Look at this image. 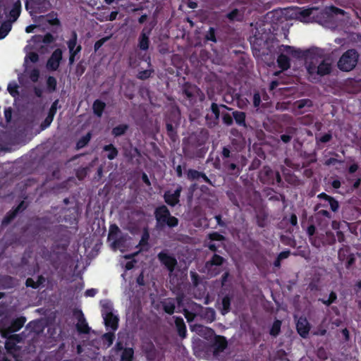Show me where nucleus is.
I'll return each instance as SVG.
<instances>
[{"label":"nucleus","instance_id":"53","mask_svg":"<svg viewBox=\"0 0 361 361\" xmlns=\"http://www.w3.org/2000/svg\"><path fill=\"white\" fill-rule=\"evenodd\" d=\"M166 129H167V131L169 133V136L172 139H174V132H173V125L171 124V123H167L166 124Z\"/></svg>","mask_w":361,"mask_h":361},{"label":"nucleus","instance_id":"61","mask_svg":"<svg viewBox=\"0 0 361 361\" xmlns=\"http://www.w3.org/2000/svg\"><path fill=\"white\" fill-rule=\"evenodd\" d=\"M97 293V290L95 289H89V290H87L86 292H85V295L87 296H90V297H93Z\"/></svg>","mask_w":361,"mask_h":361},{"label":"nucleus","instance_id":"56","mask_svg":"<svg viewBox=\"0 0 361 361\" xmlns=\"http://www.w3.org/2000/svg\"><path fill=\"white\" fill-rule=\"evenodd\" d=\"M317 216H324L329 219L331 218V215H330L329 212L327 210H324V209L318 211L317 213Z\"/></svg>","mask_w":361,"mask_h":361},{"label":"nucleus","instance_id":"58","mask_svg":"<svg viewBox=\"0 0 361 361\" xmlns=\"http://www.w3.org/2000/svg\"><path fill=\"white\" fill-rule=\"evenodd\" d=\"M307 233L310 237H312L315 233V227L313 225L310 226L307 229Z\"/></svg>","mask_w":361,"mask_h":361},{"label":"nucleus","instance_id":"28","mask_svg":"<svg viewBox=\"0 0 361 361\" xmlns=\"http://www.w3.org/2000/svg\"><path fill=\"white\" fill-rule=\"evenodd\" d=\"M128 128V126L126 124L119 125L112 129V134L116 137L121 136L125 134Z\"/></svg>","mask_w":361,"mask_h":361},{"label":"nucleus","instance_id":"62","mask_svg":"<svg viewBox=\"0 0 361 361\" xmlns=\"http://www.w3.org/2000/svg\"><path fill=\"white\" fill-rule=\"evenodd\" d=\"M222 155L225 158L230 157V150L227 147H224L222 150Z\"/></svg>","mask_w":361,"mask_h":361},{"label":"nucleus","instance_id":"51","mask_svg":"<svg viewBox=\"0 0 361 361\" xmlns=\"http://www.w3.org/2000/svg\"><path fill=\"white\" fill-rule=\"evenodd\" d=\"M223 121H224V123L228 126L231 125L233 123L232 117L228 114H224L223 116Z\"/></svg>","mask_w":361,"mask_h":361},{"label":"nucleus","instance_id":"7","mask_svg":"<svg viewBox=\"0 0 361 361\" xmlns=\"http://www.w3.org/2000/svg\"><path fill=\"white\" fill-rule=\"evenodd\" d=\"M102 316L106 327H111L114 331L117 329L118 319L116 316L113 314L110 307L107 305L104 306Z\"/></svg>","mask_w":361,"mask_h":361},{"label":"nucleus","instance_id":"23","mask_svg":"<svg viewBox=\"0 0 361 361\" xmlns=\"http://www.w3.org/2000/svg\"><path fill=\"white\" fill-rule=\"evenodd\" d=\"M105 103L100 100H96L93 104L94 113L99 117L102 115L103 110L105 107Z\"/></svg>","mask_w":361,"mask_h":361},{"label":"nucleus","instance_id":"24","mask_svg":"<svg viewBox=\"0 0 361 361\" xmlns=\"http://www.w3.org/2000/svg\"><path fill=\"white\" fill-rule=\"evenodd\" d=\"M23 205H24V202H22L13 212H12L6 217L4 218V219L2 221V224H8L14 218L16 214L20 210H23L25 208V207H24Z\"/></svg>","mask_w":361,"mask_h":361},{"label":"nucleus","instance_id":"42","mask_svg":"<svg viewBox=\"0 0 361 361\" xmlns=\"http://www.w3.org/2000/svg\"><path fill=\"white\" fill-rule=\"evenodd\" d=\"M184 315L188 322H192L197 316L196 314L192 312H190L188 310H184Z\"/></svg>","mask_w":361,"mask_h":361},{"label":"nucleus","instance_id":"34","mask_svg":"<svg viewBox=\"0 0 361 361\" xmlns=\"http://www.w3.org/2000/svg\"><path fill=\"white\" fill-rule=\"evenodd\" d=\"M324 13L326 14V15H330V14L344 15L345 14V11L343 10H342V9H340V8H336V7H334V6H330V7H327V8H325Z\"/></svg>","mask_w":361,"mask_h":361},{"label":"nucleus","instance_id":"18","mask_svg":"<svg viewBox=\"0 0 361 361\" xmlns=\"http://www.w3.org/2000/svg\"><path fill=\"white\" fill-rule=\"evenodd\" d=\"M318 197L324 199L325 200L328 201L332 211L336 212L338 210L339 207L338 202L332 197L329 196L325 193H321L318 195Z\"/></svg>","mask_w":361,"mask_h":361},{"label":"nucleus","instance_id":"39","mask_svg":"<svg viewBox=\"0 0 361 361\" xmlns=\"http://www.w3.org/2000/svg\"><path fill=\"white\" fill-rule=\"evenodd\" d=\"M47 87L51 90H54L56 86V80L55 78L49 76L47 80Z\"/></svg>","mask_w":361,"mask_h":361},{"label":"nucleus","instance_id":"64","mask_svg":"<svg viewBox=\"0 0 361 361\" xmlns=\"http://www.w3.org/2000/svg\"><path fill=\"white\" fill-rule=\"evenodd\" d=\"M290 223L292 225L295 226L298 223L297 216L295 214H292L290 216Z\"/></svg>","mask_w":361,"mask_h":361},{"label":"nucleus","instance_id":"32","mask_svg":"<svg viewBox=\"0 0 361 361\" xmlns=\"http://www.w3.org/2000/svg\"><path fill=\"white\" fill-rule=\"evenodd\" d=\"M281 322L280 320H276L270 329V334L274 337L278 336L281 331Z\"/></svg>","mask_w":361,"mask_h":361},{"label":"nucleus","instance_id":"38","mask_svg":"<svg viewBox=\"0 0 361 361\" xmlns=\"http://www.w3.org/2000/svg\"><path fill=\"white\" fill-rule=\"evenodd\" d=\"M39 76V71L37 69H32L29 73V78L32 82L37 81Z\"/></svg>","mask_w":361,"mask_h":361},{"label":"nucleus","instance_id":"12","mask_svg":"<svg viewBox=\"0 0 361 361\" xmlns=\"http://www.w3.org/2000/svg\"><path fill=\"white\" fill-rule=\"evenodd\" d=\"M181 191L182 187L178 186L173 192L170 191L166 192L164 194L165 202L171 206H175L179 202Z\"/></svg>","mask_w":361,"mask_h":361},{"label":"nucleus","instance_id":"43","mask_svg":"<svg viewBox=\"0 0 361 361\" xmlns=\"http://www.w3.org/2000/svg\"><path fill=\"white\" fill-rule=\"evenodd\" d=\"M209 238L211 240H219V241H221V240H223L224 239V237L222 235L215 232V233H212L209 234Z\"/></svg>","mask_w":361,"mask_h":361},{"label":"nucleus","instance_id":"41","mask_svg":"<svg viewBox=\"0 0 361 361\" xmlns=\"http://www.w3.org/2000/svg\"><path fill=\"white\" fill-rule=\"evenodd\" d=\"M103 339L107 342V346H110L114 341V334L113 333H106L103 336Z\"/></svg>","mask_w":361,"mask_h":361},{"label":"nucleus","instance_id":"5","mask_svg":"<svg viewBox=\"0 0 361 361\" xmlns=\"http://www.w3.org/2000/svg\"><path fill=\"white\" fill-rule=\"evenodd\" d=\"M224 261V258L219 255L214 254L211 259L205 263L204 271L210 276H216L220 273L219 267Z\"/></svg>","mask_w":361,"mask_h":361},{"label":"nucleus","instance_id":"19","mask_svg":"<svg viewBox=\"0 0 361 361\" xmlns=\"http://www.w3.org/2000/svg\"><path fill=\"white\" fill-rule=\"evenodd\" d=\"M121 234L120 228L115 224H113L109 228V232L108 235L109 241H111L114 239L116 240L117 237H119Z\"/></svg>","mask_w":361,"mask_h":361},{"label":"nucleus","instance_id":"45","mask_svg":"<svg viewBox=\"0 0 361 361\" xmlns=\"http://www.w3.org/2000/svg\"><path fill=\"white\" fill-rule=\"evenodd\" d=\"M238 13H239L238 10V9H234L233 11H232L231 13H229L227 15V17L230 20H239L240 18L238 17Z\"/></svg>","mask_w":361,"mask_h":361},{"label":"nucleus","instance_id":"54","mask_svg":"<svg viewBox=\"0 0 361 361\" xmlns=\"http://www.w3.org/2000/svg\"><path fill=\"white\" fill-rule=\"evenodd\" d=\"M211 109L212 112L215 114L216 117L218 118L219 116V110L218 105L215 103H212Z\"/></svg>","mask_w":361,"mask_h":361},{"label":"nucleus","instance_id":"30","mask_svg":"<svg viewBox=\"0 0 361 361\" xmlns=\"http://www.w3.org/2000/svg\"><path fill=\"white\" fill-rule=\"evenodd\" d=\"M235 122L240 126L245 125V114L242 111H234L233 113Z\"/></svg>","mask_w":361,"mask_h":361},{"label":"nucleus","instance_id":"40","mask_svg":"<svg viewBox=\"0 0 361 361\" xmlns=\"http://www.w3.org/2000/svg\"><path fill=\"white\" fill-rule=\"evenodd\" d=\"M297 106L299 109L304 108L305 106H311L312 103L309 99H302L297 102Z\"/></svg>","mask_w":361,"mask_h":361},{"label":"nucleus","instance_id":"55","mask_svg":"<svg viewBox=\"0 0 361 361\" xmlns=\"http://www.w3.org/2000/svg\"><path fill=\"white\" fill-rule=\"evenodd\" d=\"M57 102L58 101H55L53 104L51 105L50 109H49V115H52V116L54 117L56 111V104H57Z\"/></svg>","mask_w":361,"mask_h":361},{"label":"nucleus","instance_id":"17","mask_svg":"<svg viewBox=\"0 0 361 361\" xmlns=\"http://www.w3.org/2000/svg\"><path fill=\"white\" fill-rule=\"evenodd\" d=\"M6 338H8L6 342L5 343V348L8 352H11V350L14 348L15 343L13 342H20V338L19 335L15 334V335H11L9 334L8 336H6Z\"/></svg>","mask_w":361,"mask_h":361},{"label":"nucleus","instance_id":"37","mask_svg":"<svg viewBox=\"0 0 361 361\" xmlns=\"http://www.w3.org/2000/svg\"><path fill=\"white\" fill-rule=\"evenodd\" d=\"M153 73V70L152 68L147 69L145 71H140L138 73L137 77L140 79H147L149 78Z\"/></svg>","mask_w":361,"mask_h":361},{"label":"nucleus","instance_id":"14","mask_svg":"<svg viewBox=\"0 0 361 361\" xmlns=\"http://www.w3.org/2000/svg\"><path fill=\"white\" fill-rule=\"evenodd\" d=\"M227 346V341L224 336H216L214 338V342L213 344L214 354L217 355L219 353H221Z\"/></svg>","mask_w":361,"mask_h":361},{"label":"nucleus","instance_id":"3","mask_svg":"<svg viewBox=\"0 0 361 361\" xmlns=\"http://www.w3.org/2000/svg\"><path fill=\"white\" fill-rule=\"evenodd\" d=\"M155 218L157 224L160 226L167 225L169 227L176 226L178 224V220L175 216L171 215L168 208L162 205L156 209L154 212Z\"/></svg>","mask_w":361,"mask_h":361},{"label":"nucleus","instance_id":"27","mask_svg":"<svg viewBox=\"0 0 361 361\" xmlns=\"http://www.w3.org/2000/svg\"><path fill=\"white\" fill-rule=\"evenodd\" d=\"M277 62L279 63V66L283 70H286L290 66L289 59L286 55H283V54L280 55L277 59Z\"/></svg>","mask_w":361,"mask_h":361},{"label":"nucleus","instance_id":"50","mask_svg":"<svg viewBox=\"0 0 361 361\" xmlns=\"http://www.w3.org/2000/svg\"><path fill=\"white\" fill-rule=\"evenodd\" d=\"M261 102V94L259 92H256L253 96V102L255 106H258Z\"/></svg>","mask_w":361,"mask_h":361},{"label":"nucleus","instance_id":"49","mask_svg":"<svg viewBox=\"0 0 361 361\" xmlns=\"http://www.w3.org/2000/svg\"><path fill=\"white\" fill-rule=\"evenodd\" d=\"M202 308L203 307L200 305H198L197 303H193L191 307L192 312L196 314L197 316H198V312H201Z\"/></svg>","mask_w":361,"mask_h":361},{"label":"nucleus","instance_id":"52","mask_svg":"<svg viewBox=\"0 0 361 361\" xmlns=\"http://www.w3.org/2000/svg\"><path fill=\"white\" fill-rule=\"evenodd\" d=\"M4 116L7 122H9L11 120L12 111L10 108L5 109Z\"/></svg>","mask_w":361,"mask_h":361},{"label":"nucleus","instance_id":"2","mask_svg":"<svg viewBox=\"0 0 361 361\" xmlns=\"http://www.w3.org/2000/svg\"><path fill=\"white\" fill-rule=\"evenodd\" d=\"M358 54L354 49H349L339 59L337 66L342 71L348 72L355 68L358 61Z\"/></svg>","mask_w":361,"mask_h":361},{"label":"nucleus","instance_id":"47","mask_svg":"<svg viewBox=\"0 0 361 361\" xmlns=\"http://www.w3.org/2000/svg\"><path fill=\"white\" fill-rule=\"evenodd\" d=\"M53 118H54V117L52 116V115L48 114L47 117L45 118L44 121L42 123V127L43 128L48 127L52 122Z\"/></svg>","mask_w":361,"mask_h":361},{"label":"nucleus","instance_id":"16","mask_svg":"<svg viewBox=\"0 0 361 361\" xmlns=\"http://www.w3.org/2000/svg\"><path fill=\"white\" fill-rule=\"evenodd\" d=\"M176 327L177 329L178 335L184 338L186 336V326L182 318L177 317L175 320Z\"/></svg>","mask_w":361,"mask_h":361},{"label":"nucleus","instance_id":"25","mask_svg":"<svg viewBox=\"0 0 361 361\" xmlns=\"http://www.w3.org/2000/svg\"><path fill=\"white\" fill-rule=\"evenodd\" d=\"M40 20L43 23H48L49 25H58L59 20L57 18L56 14H49L46 16H41Z\"/></svg>","mask_w":361,"mask_h":361},{"label":"nucleus","instance_id":"6","mask_svg":"<svg viewBox=\"0 0 361 361\" xmlns=\"http://www.w3.org/2000/svg\"><path fill=\"white\" fill-rule=\"evenodd\" d=\"M157 258L162 265H164L171 275L178 264L176 257L169 254L168 251L164 250L157 255Z\"/></svg>","mask_w":361,"mask_h":361},{"label":"nucleus","instance_id":"1","mask_svg":"<svg viewBox=\"0 0 361 361\" xmlns=\"http://www.w3.org/2000/svg\"><path fill=\"white\" fill-rule=\"evenodd\" d=\"M305 68L309 77L314 80L317 76H324L331 73L332 61L330 59H323L321 61H318L315 57L307 56Z\"/></svg>","mask_w":361,"mask_h":361},{"label":"nucleus","instance_id":"35","mask_svg":"<svg viewBox=\"0 0 361 361\" xmlns=\"http://www.w3.org/2000/svg\"><path fill=\"white\" fill-rule=\"evenodd\" d=\"M90 140V134L88 133L85 136L82 137L79 141L77 142V148L80 149L84 147Z\"/></svg>","mask_w":361,"mask_h":361},{"label":"nucleus","instance_id":"59","mask_svg":"<svg viewBox=\"0 0 361 361\" xmlns=\"http://www.w3.org/2000/svg\"><path fill=\"white\" fill-rule=\"evenodd\" d=\"M331 139V134H325L320 138V141L322 142H327Z\"/></svg>","mask_w":361,"mask_h":361},{"label":"nucleus","instance_id":"26","mask_svg":"<svg viewBox=\"0 0 361 361\" xmlns=\"http://www.w3.org/2000/svg\"><path fill=\"white\" fill-rule=\"evenodd\" d=\"M296 128L292 127L287 128V134L281 135V140L284 143H288L291 140L292 137L296 133Z\"/></svg>","mask_w":361,"mask_h":361},{"label":"nucleus","instance_id":"10","mask_svg":"<svg viewBox=\"0 0 361 361\" xmlns=\"http://www.w3.org/2000/svg\"><path fill=\"white\" fill-rule=\"evenodd\" d=\"M74 315L78 320L76 324L78 331L80 333H89L90 327L88 326L82 312L80 310H76L74 312Z\"/></svg>","mask_w":361,"mask_h":361},{"label":"nucleus","instance_id":"31","mask_svg":"<svg viewBox=\"0 0 361 361\" xmlns=\"http://www.w3.org/2000/svg\"><path fill=\"white\" fill-rule=\"evenodd\" d=\"M139 47L142 50H146L149 47V37L145 33H142L140 37Z\"/></svg>","mask_w":361,"mask_h":361},{"label":"nucleus","instance_id":"57","mask_svg":"<svg viewBox=\"0 0 361 361\" xmlns=\"http://www.w3.org/2000/svg\"><path fill=\"white\" fill-rule=\"evenodd\" d=\"M28 58L32 62L35 63L38 61L39 56L36 53H30Z\"/></svg>","mask_w":361,"mask_h":361},{"label":"nucleus","instance_id":"4","mask_svg":"<svg viewBox=\"0 0 361 361\" xmlns=\"http://www.w3.org/2000/svg\"><path fill=\"white\" fill-rule=\"evenodd\" d=\"M20 1H17L12 6V8L9 11L8 21L4 22L0 27V39L4 38L11 30V24L15 22L20 16Z\"/></svg>","mask_w":361,"mask_h":361},{"label":"nucleus","instance_id":"20","mask_svg":"<svg viewBox=\"0 0 361 361\" xmlns=\"http://www.w3.org/2000/svg\"><path fill=\"white\" fill-rule=\"evenodd\" d=\"M162 307L164 310L171 314L174 312L175 310V303L172 299H166L162 302Z\"/></svg>","mask_w":361,"mask_h":361},{"label":"nucleus","instance_id":"9","mask_svg":"<svg viewBox=\"0 0 361 361\" xmlns=\"http://www.w3.org/2000/svg\"><path fill=\"white\" fill-rule=\"evenodd\" d=\"M63 51L60 49H56L48 59L47 63V68L50 71H56L58 69L60 62L62 60Z\"/></svg>","mask_w":361,"mask_h":361},{"label":"nucleus","instance_id":"60","mask_svg":"<svg viewBox=\"0 0 361 361\" xmlns=\"http://www.w3.org/2000/svg\"><path fill=\"white\" fill-rule=\"evenodd\" d=\"M290 255V251H284V252H282L279 254V255L278 256V257L279 258V259H286Z\"/></svg>","mask_w":361,"mask_h":361},{"label":"nucleus","instance_id":"36","mask_svg":"<svg viewBox=\"0 0 361 361\" xmlns=\"http://www.w3.org/2000/svg\"><path fill=\"white\" fill-rule=\"evenodd\" d=\"M201 172H199L196 170L190 169L188 171L187 176L188 178L190 180L198 179L201 177Z\"/></svg>","mask_w":361,"mask_h":361},{"label":"nucleus","instance_id":"15","mask_svg":"<svg viewBox=\"0 0 361 361\" xmlns=\"http://www.w3.org/2000/svg\"><path fill=\"white\" fill-rule=\"evenodd\" d=\"M202 319L207 322H212L215 319V311L212 308H202L201 312L197 313Z\"/></svg>","mask_w":361,"mask_h":361},{"label":"nucleus","instance_id":"22","mask_svg":"<svg viewBox=\"0 0 361 361\" xmlns=\"http://www.w3.org/2000/svg\"><path fill=\"white\" fill-rule=\"evenodd\" d=\"M103 149L106 152H109V154L107 155V157L110 160H112L114 159H115L117 156H118V150L116 149V148L111 144L110 145H105L104 147H103Z\"/></svg>","mask_w":361,"mask_h":361},{"label":"nucleus","instance_id":"29","mask_svg":"<svg viewBox=\"0 0 361 361\" xmlns=\"http://www.w3.org/2000/svg\"><path fill=\"white\" fill-rule=\"evenodd\" d=\"M134 351L131 348H125L123 351L121 361H132Z\"/></svg>","mask_w":361,"mask_h":361},{"label":"nucleus","instance_id":"33","mask_svg":"<svg viewBox=\"0 0 361 361\" xmlns=\"http://www.w3.org/2000/svg\"><path fill=\"white\" fill-rule=\"evenodd\" d=\"M231 301L228 297H224L222 299L221 305L222 309L221 310L222 314H226L230 310Z\"/></svg>","mask_w":361,"mask_h":361},{"label":"nucleus","instance_id":"63","mask_svg":"<svg viewBox=\"0 0 361 361\" xmlns=\"http://www.w3.org/2000/svg\"><path fill=\"white\" fill-rule=\"evenodd\" d=\"M357 169H358L357 164H352L349 167V172L353 173L355 172L357 170Z\"/></svg>","mask_w":361,"mask_h":361},{"label":"nucleus","instance_id":"8","mask_svg":"<svg viewBox=\"0 0 361 361\" xmlns=\"http://www.w3.org/2000/svg\"><path fill=\"white\" fill-rule=\"evenodd\" d=\"M78 36L75 32L72 33V37L67 42L69 49V63L72 65L75 61V56L81 51V46L77 45Z\"/></svg>","mask_w":361,"mask_h":361},{"label":"nucleus","instance_id":"44","mask_svg":"<svg viewBox=\"0 0 361 361\" xmlns=\"http://www.w3.org/2000/svg\"><path fill=\"white\" fill-rule=\"evenodd\" d=\"M317 11V8H311L305 9L301 11V15L304 17H308L314 13V11Z\"/></svg>","mask_w":361,"mask_h":361},{"label":"nucleus","instance_id":"46","mask_svg":"<svg viewBox=\"0 0 361 361\" xmlns=\"http://www.w3.org/2000/svg\"><path fill=\"white\" fill-rule=\"evenodd\" d=\"M206 39L207 40H210V41H212V42H216L214 30L213 28L211 27L209 29V30L208 31V32L206 35Z\"/></svg>","mask_w":361,"mask_h":361},{"label":"nucleus","instance_id":"48","mask_svg":"<svg viewBox=\"0 0 361 361\" xmlns=\"http://www.w3.org/2000/svg\"><path fill=\"white\" fill-rule=\"evenodd\" d=\"M26 286H28V287H32L33 288H38V284L37 283V281H35L32 279L31 278H28L27 280H26V283H25Z\"/></svg>","mask_w":361,"mask_h":361},{"label":"nucleus","instance_id":"11","mask_svg":"<svg viewBox=\"0 0 361 361\" xmlns=\"http://www.w3.org/2000/svg\"><path fill=\"white\" fill-rule=\"evenodd\" d=\"M25 322V319L24 318L16 319L9 327L1 330V337L8 336L9 334L11 335L12 333L18 331L23 327Z\"/></svg>","mask_w":361,"mask_h":361},{"label":"nucleus","instance_id":"21","mask_svg":"<svg viewBox=\"0 0 361 361\" xmlns=\"http://www.w3.org/2000/svg\"><path fill=\"white\" fill-rule=\"evenodd\" d=\"M126 241V236L121 235L119 237L111 241V247L114 250L121 249Z\"/></svg>","mask_w":361,"mask_h":361},{"label":"nucleus","instance_id":"13","mask_svg":"<svg viewBox=\"0 0 361 361\" xmlns=\"http://www.w3.org/2000/svg\"><path fill=\"white\" fill-rule=\"evenodd\" d=\"M296 327L298 334L302 337L306 338L310 329V326L307 319L305 317H300L298 320Z\"/></svg>","mask_w":361,"mask_h":361}]
</instances>
